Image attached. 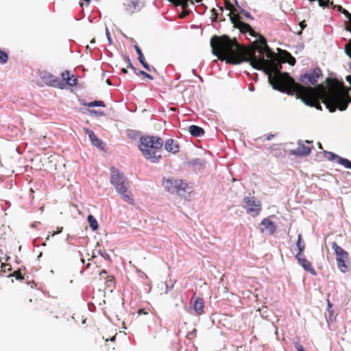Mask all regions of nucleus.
<instances>
[{"label": "nucleus", "mask_w": 351, "mask_h": 351, "mask_svg": "<svg viewBox=\"0 0 351 351\" xmlns=\"http://www.w3.org/2000/svg\"><path fill=\"white\" fill-rule=\"evenodd\" d=\"M212 53L221 60L239 64L247 62L257 70L263 71L268 77L272 88L289 95H296L306 106L321 109L319 100H322L330 112L337 109L345 110L348 101L339 93L326 90L322 85L313 88L304 86L296 82L287 73L280 71L282 66L274 53L267 45L266 40L260 37L259 45L256 49L241 48L237 41L227 36H215L210 40Z\"/></svg>", "instance_id": "nucleus-1"}, {"label": "nucleus", "mask_w": 351, "mask_h": 351, "mask_svg": "<svg viewBox=\"0 0 351 351\" xmlns=\"http://www.w3.org/2000/svg\"><path fill=\"white\" fill-rule=\"evenodd\" d=\"M162 184L168 193L176 194L186 200H189L194 193L193 184L182 179L164 178Z\"/></svg>", "instance_id": "nucleus-2"}, {"label": "nucleus", "mask_w": 351, "mask_h": 351, "mask_svg": "<svg viewBox=\"0 0 351 351\" xmlns=\"http://www.w3.org/2000/svg\"><path fill=\"white\" fill-rule=\"evenodd\" d=\"M110 182L115 187L117 192L121 196L124 201L133 205L134 200L130 191L128 190L126 178L123 173H121L115 167L110 168Z\"/></svg>", "instance_id": "nucleus-3"}, {"label": "nucleus", "mask_w": 351, "mask_h": 351, "mask_svg": "<svg viewBox=\"0 0 351 351\" xmlns=\"http://www.w3.org/2000/svg\"><path fill=\"white\" fill-rule=\"evenodd\" d=\"M229 10H230V12L228 14L230 20L234 27L239 29L243 33L247 32L252 36H257L256 33L249 24L241 21V17L237 12V10L233 5H230Z\"/></svg>", "instance_id": "nucleus-4"}, {"label": "nucleus", "mask_w": 351, "mask_h": 351, "mask_svg": "<svg viewBox=\"0 0 351 351\" xmlns=\"http://www.w3.org/2000/svg\"><path fill=\"white\" fill-rule=\"evenodd\" d=\"M331 247L335 252L336 256L337 265L339 269L346 273L348 270L349 254L341 247L337 245L336 242H332Z\"/></svg>", "instance_id": "nucleus-5"}, {"label": "nucleus", "mask_w": 351, "mask_h": 351, "mask_svg": "<svg viewBox=\"0 0 351 351\" xmlns=\"http://www.w3.org/2000/svg\"><path fill=\"white\" fill-rule=\"evenodd\" d=\"M164 144L163 140L156 136H143L140 138L139 149L141 151H147L148 149L153 150L160 149Z\"/></svg>", "instance_id": "nucleus-6"}, {"label": "nucleus", "mask_w": 351, "mask_h": 351, "mask_svg": "<svg viewBox=\"0 0 351 351\" xmlns=\"http://www.w3.org/2000/svg\"><path fill=\"white\" fill-rule=\"evenodd\" d=\"M243 207L246 209L247 213L253 217L258 215L262 210L261 201L257 200L254 196L245 197L243 198Z\"/></svg>", "instance_id": "nucleus-7"}, {"label": "nucleus", "mask_w": 351, "mask_h": 351, "mask_svg": "<svg viewBox=\"0 0 351 351\" xmlns=\"http://www.w3.org/2000/svg\"><path fill=\"white\" fill-rule=\"evenodd\" d=\"M123 5L125 12L132 14L139 12L145 6V2L144 0H125Z\"/></svg>", "instance_id": "nucleus-8"}, {"label": "nucleus", "mask_w": 351, "mask_h": 351, "mask_svg": "<svg viewBox=\"0 0 351 351\" xmlns=\"http://www.w3.org/2000/svg\"><path fill=\"white\" fill-rule=\"evenodd\" d=\"M320 75H322V71L319 68H315L312 73L302 75L300 80L305 84H311L315 85Z\"/></svg>", "instance_id": "nucleus-9"}, {"label": "nucleus", "mask_w": 351, "mask_h": 351, "mask_svg": "<svg viewBox=\"0 0 351 351\" xmlns=\"http://www.w3.org/2000/svg\"><path fill=\"white\" fill-rule=\"evenodd\" d=\"M41 78L43 81L49 86L59 88H63L64 86V82L60 79L51 73H44L41 76Z\"/></svg>", "instance_id": "nucleus-10"}, {"label": "nucleus", "mask_w": 351, "mask_h": 351, "mask_svg": "<svg viewBox=\"0 0 351 351\" xmlns=\"http://www.w3.org/2000/svg\"><path fill=\"white\" fill-rule=\"evenodd\" d=\"M167 152L176 154L179 152V144L176 140L169 138L163 144Z\"/></svg>", "instance_id": "nucleus-11"}, {"label": "nucleus", "mask_w": 351, "mask_h": 351, "mask_svg": "<svg viewBox=\"0 0 351 351\" xmlns=\"http://www.w3.org/2000/svg\"><path fill=\"white\" fill-rule=\"evenodd\" d=\"M295 258L298 260L299 264L304 268V269L312 274L315 275L316 274L315 269L313 267L312 264L309 261L304 258L300 257L299 254H297Z\"/></svg>", "instance_id": "nucleus-12"}, {"label": "nucleus", "mask_w": 351, "mask_h": 351, "mask_svg": "<svg viewBox=\"0 0 351 351\" xmlns=\"http://www.w3.org/2000/svg\"><path fill=\"white\" fill-rule=\"evenodd\" d=\"M261 225L263 226L262 231L266 230L269 234H273L276 231V226L273 221L267 218L264 219Z\"/></svg>", "instance_id": "nucleus-13"}, {"label": "nucleus", "mask_w": 351, "mask_h": 351, "mask_svg": "<svg viewBox=\"0 0 351 351\" xmlns=\"http://www.w3.org/2000/svg\"><path fill=\"white\" fill-rule=\"evenodd\" d=\"M298 147L296 149L292 150L291 154H310L311 148L308 145H305L303 141H298Z\"/></svg>", "instance_id": "nucleus-14"}, {"label": "nucleus", "mask_w": 351, "mask_h": 351, "mask_svg": "<svg viewBox=\"0 0 351 351\" xmlns=\"http://www.w3.org/2000/svg\"><path fill=\"white\" fill-rule=\"evenodd\" d=\"M62 79L65 82L71 86H75L77 84V80L74 78L73 75H70L69 72L68 71H64L61 74Z\"/></svg>", "instance_id": "nucleus-15"}, {"label": "nucleus", "mask_w": 351, "mask_h": 351, "mask_svg": "<svg viewBox=\"0 0 351 351\" xmlns=\"http://www.w3.org/2000/svg\"><path fill=\"white\" fill-rule=\"evenodd\" d=\"M193 308L198 315L204 313V302L202 298H197L193 303Z\"/></svg>", "instance_id": "nucleus-16"}, {"label": "nucleus", "mask_w": 351, "mask_h": 351, "mask_svg": "<svg viewBox=\"0 0 351 351\" xmlns=\"http://www.w3.org/2000/svg\"><path fill=\"white\" fill-rule=\"evenodd\" d=\"M328 158L329 160H333L336 158L337 159V162L339 164L343 165L346 168L351 169V161H350L349 160H348L346 158H341L338 155H328Z\"/></svg>", "instance_id": "nucleus-17"}, {"label": "nucleus", "mask_w": 351, "mask_h": 351, "mask_svg": "<svg viewBox=\"0 0 351 351\" xmlns=\"http://www.w3.org/2000/svg\"><path fill=\"white\" fill-rule=\"evenodd\" d=\"M189 130L191 135L196 137L202 136L204 133L203 128L195 125H191L189 128Z\"/></svg>", "instance_id": "nucleus-18"}, {"label": "nucleus", "mask_w": 351, "mask_h": 351, "mask_svg": "<svg viewBox=\"0 0 351 351\" xmlns=\"http://www.w3.org/2000/svg\"><path fill=\"white\" fill-rule=\"evenodd\" d=\"M134 49L138 56V60L140 62V63L142 64V66L147 71H151V69L149 67V66L148 65V64L145 61V59L143 58V53L141 52V49L137 46V45H135L134 46Z\"/></svg>", "instance_id": "nucleus-19"}, {"label": "nucleus", "mask_w": 351, "mask_h": 351, "mask_svg": "<svg viewBox=\"0 0 351 351\" xmlns=\"http://www.w3.org/2000/svg\"><path fill=\"white\" fill-rule=\"evenodd\" d=\"M168 1L173 3L176 5H181L183 9H185L188 7L189 2L193 3V1H191L190 0H168Z\"/></svg>", "instance_id": "nucleus-20"}, {"label": "nucleus", "mask_w": 351, "mask_h": 351, "mask_svg": "<svg viewBox=\"0 0 351 351\" xmlns=\"http://www.w3.org/2000/svg\"><path fill=\"white\" fill-rule=\"evenodd\" d=\"M88 221L89 223L90 226L93 230H96L98 229L99 226L97 221L92 215H89L88 216Z\"/></svg>", "instance_id": "nucleus-21"}, {"label": "nucleus", "mask_w": 351, "mask_h": 351, "mask_svg": "<svg viewBox=\"0 0 351 351\" xmlns=\"http://www.w3.org/2000/svg\"><path fill=\"white\" fill-rule=\"evenodd\" d=\"M296 245H297V247H298V249L299 250V252H298V254H299V256H300L302 254V252L304 251V248H305V244L302 241V235L301 234L298 235V241H297Z\"/></svg>", "instance_id": "nucleus-22"}, {"label": "nucleus", "mask_w": 351, "mask_h": 351, "mask_svg": "<svg viewBox=\"0 0 351 351\" xmlns=\"http://www.w3.org/2000/svg\"><path fill=\"white\" fill-rule=\"evenodd\" d=\"M91 135L92 136H90L89 139L91 141V143H93V145H95V147H101V145L103 144L102 141H101L97 138V136L95 134V133L93 134H91Z\"/></svg>", "instance_id": "nucleus-23"}, {"label": "nucleus", "mask_w": 351, "mask_h": 351, "mask_svg": "<svg viewBox=\"0 0 351 351\" xmlns=\"http://www.w3.org/2000/svg\"><path fill=\"white\" fill-rule=\"evenodd\" d=\"M82 104L84 106H86L88 107H95V106L104 107L105 106V104L103 101H94L89 102V103L83 102Z\"/></svg>", "instance_id": "nucleus-24"}, {"label": "nucleus", "mask_w": 351, "mask_h": 351, "mask_svg": "<svg viewBox=\"0 0 351 351\" xmlns=\"http://www.w3.org/2000/svg\"><path fill=\"white\" fill-rule=\"evenodd\" d=\"M8 278L14 277L17 280H22L24 279L23 276L21 274V269H19L13 273L8 276Z\"/></svg>", "instance_id": "nucleus-25"}, {"label": "nucleus", "mask_w": 351, "mask_h": 351, "mask_svg": "<svg viewBox=\"0 0 351 351\" xmlns=\"http://www.w3.org/2000/svg\"><path fill=\"white\" fill-rule=\"evenodd\" d=\"M146 158L152 162H157L161 158V155H146Z\"/></svg>", "instance_id": "nucleus-26"}, {"label": "nucleus", "mask_w": 351, "mask_h": 351, "mask_svg": "<svg viewBox=\"0 0 351 351\" xmlns=\"http://www.w3.org/2000/svg\"><path fill=\"white\" fill-rule=\"evenodd\" d=\"M8 54L5 52H4L3 51L0 49V63L5 64L8 62Z\"/></svg>", "instance_id": "nucleus-27"}, {"label": "nucleus", "mask_w": 351, "mask_h": 351, "mask_svg": "<svg viewBox=\"0 0 351 351\" xmlns=\"http://www.w3.org/2000/svg\"><path fill=\"white\" fill-rule=\"evenodd\" d=\"M12 270V265L8 263H3L1 265V271L6 272Z\"/></svg>", "instance_id": "nucleus-28"}, {"label": "nucleus", "mask_w": 351, "mask_h": 351, "mask_svg": "<svg viewBox=\"0 0 351 351\" xmlns=\"http://www.w3.org/2000/svg\"><path fill=\"white\" fill-rule=\"evenodd\" d=\"M240 12L242 13L246 18L250 20H254V17L250 14V12L245 11L243 8H240Z\"/></svg>", "instance_id": "nucleus-29"}, {"label": "nucleus", "mask_w": 351, "mask_h": 351, "mask_svg": "<svg viewBox=\"0 0 351 351\" xmlns=\"http://www.w3.org/2000/svg\"><path fill=\"white\" fill-rule=\"evenodd\" d=\"M105 33H106V38L108 39V43L110 45H112V38L110 36V32H109L108 27H106Z\"/></svg>", "instance_id": "nucleus-30"}, {"label": "nucleus", "mask_w": 351, "mask_h": 351, "mask_svg": "<svg viewBox=\"0 0 351 351\" xmlns=\"http://www.w3.org/2000/svg\"><path fill=\"white\" fill-rule=\"evenodd\" d=\"M88 112L90 114H95L96 116H102V115H104V112H102L101 111L96 110H88Z\"/></svg>", "instance_id": "nucleus-31"}, {"label": "nucleus", "mask_w": 351, "mask_h": 351, "mask_svg": "<svg viewBox=\"0 0 351 351\" xmlns=\"http://www.w3.org/2000/svg\"><path fill=\"white\" fill-rule=\"evenodd\" d=\"M139 74L145 76V77H147V78H148L149 80H153L154 79L153 77L151 75L147 73L144 71H139Z\"/></svg>", "instance_id": "nucleus-32"}, {"label": "nucleus", "mask_w": 351, "mask_h": 351, "mask_svg": "<svg viewBox=\"0 0 351 351\" xmlns=\"http://www.w3.org/2000/svg\"><path fill=\"white\" fill-rule=\"evenodd\" d=\"M294 346L297 351H305L300 343H295Z\"/></svg>", "instance_id": "nucleus-33"}, {"label": "nucleus", "mask_w": 351, "mask_h": 351, "mask_svg": "<svg viewBox=\"0 0 351 351\" xmlns=\"http://www.w3.org/2000/svg\"><path fill=\"white\" fill-rule=\"evenodd\" d=\"M84 130L85 132V133L86 134H88V137L90 138V136H92L91 134H93L94 132L92 131V130H90L88 128H84Z\"/></svg>", "instance_id": "nucleus-34"}, {"label": "nucleus", "mask_w": 351, "mask_h": 351, "mask_svg": "<svg viewBox=\"0 0 351 351\" xmlns=\"http://www.w3.org/2000/svg\"><path fill=\"white\" fill-rule=\"evenodd\" d=\"M327 306H328V311L331 313H332L331 308L332 307V304L328 299L327 300Z\"/></svg>", "instance_id": "nucleus-35"}, {"label": "nucleus", "mask_w": 351, "mask_h": 351, "mask_svg": "<svg viewBox=\"0 0 351 351\" xmlns=\"http://www.w3.org/2000/svg\"><path fill=\"white\" fill-rule=\"evenodd\" d=\"M188 14V12H186V11H184L182 12H181L180 14H179V17L180 19H183L184 18L185 16H186Z\"/></svg>", "instance_id": "nucleus-36"}, {"label": "nucleus", "mask_w": 351, "mask_h": 351, "mask_svg": "<svg viewBox=\"0 0 351 351\" xmlns=\"http://www.w3.org/2000/svg\"><path fill=\"white\" fill-rule=\"evenodd\" d=\"M138 314L139 315H142V314L146 315V314H147V312H145V311H144V309L141 308V309H138Z\"/></svg>", "instance_id": "nucleus-37"}, {"label": "nucleus", "mask_w": 351, "mask_h": 351, "mask_svg": "<svg viewBox=\"0 0 351 351\" xmlns=\"http://www.w3.org/2000/svg\"><path fill=\"white\" fill-rule=\"evenodd\" d=\"M62 228H60V229H58V231L56 232H53L51 234L52 237L55 236L56 234H58V233H60L62 232Z\"/></svg>", "instance_id": "nucleus-38"}, {"label": "nucleus", "mask_w": 351, "mask_h": 351, "mask_svg": "<svg viewBox=\"0 0 351 351\" xmlns=\"http://www.w3.org/2000/svg\"><path fill=\"white\" fill-rule=\"evenodd\" d=\"M289 56H290V58H291V60L289 61V63H290L291 64H295V60L293 57H291L290 55H289Z\"/></svg>", "instance_id": "nucleus-39"}, {"label": "nucleus", "mask_w": 351, "mask_h": 351, "mask_svg": "<svg viewBox=\"0 0 351 351\" xmlns=\"http://www.w3.org/2000/svg\"><path fill=\"white\" fill-rule=\"evenodd\" d=\"M275 135L274 134H269V135H267V137H266V139L267 141H270Z\"/></svg>", "instance_id": "nucleus-40"}, {"label": "nucleus", "mask_w": 351, "mask_h": 351, "mask_svg": "<svg viewBox=\"0 0 351 351\" xmlns=\"http://www.w3.org/2000/svg\"><path fill=\"white\" fill-rule=\"evenodd\" d=\"M128 63H129V66L133 69H135V68L133 66L132 64L131 63V61L130 60L129 58H128Z\"/></svg>", "instance_id": "nucleus-41"}, {"label": "nucleus", "mask_w": 351, "mask_h": 351, "mask_svg": "<svg viewBox=\"0 0 351 351\" xmlns=\"http://www.w3.org/2000/svg\"><path fill=\"white\" fill-rule=\"evenodd\" d=\"M103 256L106 260H110V256L108 254L103 255Z\"/></svg>", "instance_id": "nucleus-42"}, {"label": "nucleus", "mask_w": 351, "mask_h": 351, "mask_svg": "<svg viewBox=\"0 0 351 351\" xmlns=\"http://www.w3.org/2000/svg\"><path fill=\"white\" fill-rule=\"evenodd\" d=\"M322 154H334V153H333V152H332L324 151V152H322Z\"/></svg>", "instance_id": "nucleus-43"}, {"label": "nucleus", "mask_w": 351, "mask_h": 351, "mask_svg": "<svg viewBox=\"0 0 351 351\" xmlns=\"http://www.w3.org/2000/svg\"><path fill=\"white\" fill-rule=\"evenodd\" d=\"M234 1L235 2L236 5H237V7L240 9V8H241V7L239 5L237 0H234Z\"/></svg>", "instance_id": "nucleus-44"}, {"label": "nucleus", "mask_w": 351, "mask_h": 351, "mask_svg": "<svg viewBox=\"0 0 351 351\" xmlns=\"http://www.w3.org/2000/svg\"><path fill=\"white\" fill-rule=\"evenodd\" d=\"M121 71H122V72H123V73H126L128 72L127 69H125V68H123V69H121Z\"/></svg>", "instance_id": "nucleus-45"}, {"label": "nucleus", "mask_w": 351, "mask_h": 351, "mask_svg": "<svg viewBox=\"0 0 351 351\" xmlns=\"http://www.w3.org/2000/svg\"><path fill=\"white\" fill-rule=\"evenodd\" d=\"M115 338H116V335H114L111 339H110V341H113L115 340Z\"/></svg>", "instance_id": "nucleus-46"}, {"label": "nucleus", "mask_w": 351, "mask_h": 351, "mask_svg": "<svg viewBox=\"0 0 351 351\" xmlns=\"http://www.w3.org/2000/svg\"><path fill=\"white\" fill-rule=\"evenodd\" d=\"M106 83L108 84V85H111V82H110V80L109 79H108L106 80Z\"/></svg>", "instance_id": "nucleus-47"}, {"label": "nucleus", "mask_w": 351, "mask_h": 351, "mask_svg": "<svg viewBox=\"0 0 351 351\" xmlns=\"http://www.w3.org/2000/svg\"><path fill=\"white\" fill-rule=\"evenodd\" d=\"M103 274H106V271L105 270H103V271L100 273V275H102Z\"/></svg>", "instance_id": "nucleus-48"}, {"label": "nucleus", "mask_w": 351, "mask_h": 351, "mask_svg": "<svg viewBox=\"0 0 351 351\" xmlns=\"http://www.w3.org/2000/svg\"><path fill=\"white\" fill-rule=\"evenodd\" d=\"M192 73H193V75H196V74H195V69H193V70H192Z\"/></svg>", "instance_id": "nucleus-49"}, {"label": "nucleus", "mask_w": 351, "mask_h": 351, "mask_svg": "<svg viewBox=\"0 0 351 351\" xmlns=\"http://www.w3.org/2000/svg\"><path fill=\"white\" fill-rule=\"evenodd\" d=\"M300 25H301L302 29H303L304 27V25H303V23H301Z\"/></svg>", "instance_id": "nucleus-50"}, {"label": "nucleus", "mask_w": 351, "mask_h": 351, "mask_svg": "<svg viewBox=\"0 0 351 351\" xmlns=\"http://www.w3.org/2000/svg\"><path fill=\"white\" fill-rule=\"evenodd\" d=\"M254 86H252V87H251V88H250V90L251 91L254 90Z\"/></svg>", "instance_id": "nucleus-51"}, {"label": "nucleus", "mask_w": 351, "mask_h": 351, "mask_svg": "<svg viewBox=\"0 0 351 351\" xmlns=\"http://www.w3.org/2000/svg\"><path fill=\"white\" fill-rule=\"evenodd\" d=\"M197 77L200 79V80H201L202 82L203 81V79H202V77L201 76L198 75Z\"/></svg>", "instance_id": "nucleus-52"}, {"label": "nucleus", "mask_w": 351, "mask_h": 351, "mask_svg": "<svg viewBox=\"0 0 351 351\" xmlns=\"http://www.w3.org/2000/svg\"><path fill=\"white\" fill-rule=\"evenodd\" d=\"M87 3H89V2L90 1V0H84Z\"/></svg>", "instance_id": "nucleus-53"}, {"label": "nucleus", "mask_w": 351, "mask_h": 351, "mask_svg": "<svg viewBox=\"0 0 351 351\" xmlns=\"http://www.w3.org/2000/svg\"><path fill=\"white\" fill-rule=\"evenodd\" d=\"M196 2L199 3L202 0H195Z\"/></svg>", "instance_id": "nucleus-54"}, {"label": "nucleus", "mask_w": 351, "mask_h": 351, "mask_svg": "<svg viewBox=\"0 0 351 351\" xmlns=\"http://www.w3.org/2000/svg\"><path fill=\"white\" fill-rule=\"evenodd\" d=\"M16 151L19 152V154H21L19 151H18V148H16Z\"/></svg>", "instance_id": "nucleus-55"}, {"label": "nucleus", "mask_w": 351, "mask_h": 351, "mask_svg": "<svg viewBox=\"0 0 351 351\" xmlns=\"http://www.w3.org/2000/svg\"><path fill=\"white\" fill-rule=\"evenodd\" d=\"M319 148H322L321 143H318Z\"/></svg>", "instance_id": "nucleus-56"}]
</instances>
